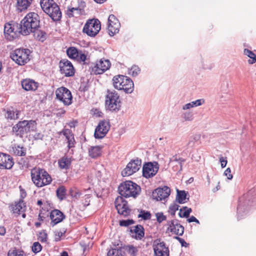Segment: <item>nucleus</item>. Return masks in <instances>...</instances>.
Returning a JSON list of instances; mask_svg holds the SVG:
<instances>
[{"label": "nucleus", "mask_w": 256, "mask_h": 256, "mask_svg": "<svg viewBox=\"0 0 256 256\" xmlns=\"http://www.w3.org/2000/svg\"><path fill=\"white\" fill-rule=\"evenodd\" d=\"M19 32L24 36H27L36 28H40V18L36 12H29L22 20L20 24L16 25Z\"/></svg>", "instance_id": "1"}, {"label": "nucleus", "mask_w": 256, "mask_h": 256, "mask_svg": "<svg viewBox=\"0 0 256 256\" xmlns=\"http://www.w3.org/2000/svg\"><path fill=\"white\" fill-rule=\"evenodd\" d=\"M32 180L38 188L49 184L52 180L50 176L44 169L34 168L31 170Z\"/></svg>", "instance_id": "2"}, {"label": "nucleus", "mask_w": 256, "mask_h": 256, "mask_svg": "<svg viewBox=\"0 0 256 256\" xmlns=\"http://www.w3.org/2000/svg\"><path fill=\"white\" fill-rule=\"evenodd\" d=\"M105 105L106 110L116 112L120 110L122 102L120 94L114 90L108 89L106 96Z\"/></svg>", "instance_id": "3"}, {"label": "nucleus", "mask_w": 256, "mask_h": 256, "mask_svg": "<svg viewBox=\"0 0 256 256\" xmlns=\"http://www.w3.org/2000/svg\"><path fill=\"white\" fill-rule=\"evenodd\" d=\"M118 191L121 196L126 198L130 196L135 198L139 194L140 188L132 181H126L119 186Z\"/></svg>", "instance_id": "4"}, {"label": "nucleus", "mask_w": 256, "mask_h": 256, "mask_svg": "<svg viewBox=\"0 0 256 256\" xmlns=\"http://www.w3.org/2000/svg\"><path fill=\"white\" fill-rule=\"evenodd\" d=\"M36 128V122L35 120L20 121L12 127V132L16 136L23 138L24 136L31 131H34Z\"/></svg>", "instance_id": "5"}, {"label": "nucleus", "mask_w": 256, "mask_h": 256, "mask_svg": "<svg viewBox=\"0 0 256 256\" xmlns=\"http://www.w3.org/2000/svg\"><path fill=\"white\" fill-rule=\"evenodd\" d=\"M255 190H252L244 194V196L240 198L239 203L238 206V220L242 219L246 214L245 210H248L247 206L249 205V202L252 200L256 198V192Z\"/></svg>", "instance_id": "6"}, {"label": "nucleus", "mask_w": 256, "mask_h": 256, "mask_svg": "<svg viewBox=\"0 0 256 256\" xmlns=\"http://www.w3.org/2000/svg\"><path fill=\"white\" fill-rule=\"evenodd\" d=\"M30 50L26 48H17L10 54L11 58L20 66H23L30 60Z\"/></svg>", "instance_id": "7"}, {"label": "nucleus", "mask_w": 256, "mask_h": 256, "mask_svg": "<svg viewBox=\"0 0 256 256\" xmlns=\"http://www.w3.org/2000/svg\"><path fill=\"white\" fill-rule=\"evenodd\" d=\"M100 28V22L98 19H90L84 24L82 32L88 36L94 37L98 33Z\"/></svg>", "instance_id": "8"}, {"label": "nucleus", "mask_w": 256, "mask_h": 256, "mask_svg": "<svg viewBox=\"0 0 256 256\" xmlns=\"http://www.w3.org/2000/svg\"><path fill=\"white\" fill-rule=\"evenodd\" d=\"M56 98L63 102L65 106L72 103V96L71 92L65 87H60L56 91Z\"/></svg>", "instance_id": "9"}, {"label": "nucleus", "mask_w": 256, "mask_h": 256, "mask_svg": "<svg viewBox=\"0 0 256 256\" xmlns=\"http://www.w3.org/2000/svg\"><path fill=\"white\" fill-rule=\"evenodd\" d=\"M159 164L156 162H145L142 167V176L146 178H152L158 172Z\"/></svg>", "instance_id": "10"}, {"label": "nucleus", "mask_w": 256, "mask_h": 256, "mask_svg": "<svg viewBox=\"0 0 256 256\" xmlns=\"http://www.w3.org/2000/svg\"><path fill=\"white\" fill-rule=\"evenodd\" d=\"M66 54L71 59L75 60L80 63L83 62V64H87L86 56L82 50H78L75 47L71 46L68 48Z\"/></svg>", "instance_id": "11"}, {"label": "nucleus", "mask_w": 256, "mask_h": 256, "mask_svg": "<svg viewBox=\"0 0 256 256\" xmlns=\"http://www.w3.org/2000/svg\"><path fill=\"white\" fill-rule=\"evenodd\" d=\"M142 160L140 159L136 158L135 160H132L127 164L126 168L122 172V174L123 176H129L136 172L140 168Z\"/></svg>", "instance_id": "12"}, {"label": "nucleus", "mask_w": 256, "mask_h": 256, "mask_svg": "<svg viewBox=\"0 0 256 256\" xmlns=\"http://www.w3.org/2000/svg\"><path fill=\"white\" fill-rule=\"evenodd\" d=\"M110 128L109 122L106 120H100L96 127L94 133L96 138H102L105 136Z\"/></svg>", "instance_id": "13"}, {"label": "nucleus", "mask_w": 256, "mask_h": 256, "mask_svg": "<svg viewBox=\"0 0 256 256\" xmlns=\"http://www.w3.org/2000/svg\"><path fill=\"white\" fill-rule=\"evenodd\" d=\"M154 256H169V250L166 246L164 242H161L160 239L154 241Z\"/></svg>", "instance_id": "14"}, {"label": "nucleus", "mask_w": 256, "mask_h": 256, "mask_svg": "<svg viewBox=\"0 0 256 256\" xmlns=\"http://www.w3.org/2000/svg\"><path fill=\"white\" fill-rule=\"evenodd\" d=\"M60 72L66 76H72L74 74V69L72 62L68 60L63 59L60 62Z\"/></svg>", "instance_id": "15"}, {"label": "nucleus", "mask_w": 256, "mask_h": 256, "mask_svg": "<svg viewBox=\"0 0 256 256\" xmlns=\"http://www.w3.org/2000/svg\"><path fill=\"white\" fill-rule=\"evenodd\" d=\"M170 193V188L167 186H164L163 188H158L154 190L152 192V196L154 200L160 201L167 198Z\"/></svg>", "instance_id": "16"}, {"label": "nucleus", "mask_w": 256, "mask_h": 256, "mask_svg": "<svg viewBox=\"0 0 256 256\" xmlns=\"http://www.w3.org/2000/svg\"><path fill=\"white\" fill-rule=\"evenodd\" d=\"M124 196L117 198L115 200L116 208L119 214L126 216L130 210L128 206V202L124 199Z\"/></svg>", "instance_id": "17"}, {"label": "nucleus", "mask_w": 256, "mask_h": 256, "mask_svg": "<svg viewBox=\"0 0 256 256\" xmlns=\"http://www.w3.org/2000/svg\"><path fill=\"white\" fill-rule=\"evenodd\" d=\"M16 24L12 25L10 24H6L4 28V34L6 38L9 40H12L14 38L17 37V32H19L20 30H18L16 28Z\"/></svg>", "instance_id": "18"}, {"label": "nucleus", "mask_w": 256, "mask_h": 256, "mask_svg": "<svg viewBox=\"0 0 256 256\" xmlns=\"http://www.w3.org/2000/svg\"><path fill=\"white\" fill-rule=\"evenodd\" d=\"M120 24L118 20L114 14H110L108 18V30L110 36L118 32Z\"/></svg>", "instance_id": "19"}, {"label": "nucleus", "mask_w": 256, "mask_h": 256, "mask_svg": "<svg viewBox=\"0 0 256 256\" xmlns=\"http://www.w3.org/2000/svg\"><path fill=\"white\" fill-rule=\"evenodd\" d=\"M14 164L13 158L10 155L0 152V168L10 170Z\"/></svg>", "instance_id": "20"}, {"label": "nucleus", "mask_w": 256, "mask_h": 256, "mask_svg": "<svg viewBox=\"0 0 256 256\" xmlns=\"http://www.w3.org/2000/svg\"><path fill=\"white\" fill-rule=\"evenodd\" d=\"M50 216L51 220L50 224L52 226L62 222L66 218L64 214L57 209L52 210Z\"/></svg>", "instance_id": "21"}, {"label": "nucleus", "mask_w": 256, "mask_h": 256, "mask_svg": "<svg viewBox=\"0 0 256 256\" xmlns=\"http://www.w3.org/2000/svg\"><path fill=\"white\" fill-rule=\"evenodd\" d=\"M50 17L54 21H60L62 18V12L56 3H53V6L50 8V12H46Z\"/></svg>", "instance_id": "22"}, {"label": "nucleus", "mask_w": 256, "mask_h": 256, "mask_svg": "<svg viewBox=\"0 0 256 256\" xmlns=\"http://www.w3.org/2000/svg\"><path fill=\"white\" fill-rule=\"evenodd\" d=\"M130 235L133 238L141 240L144 236V227L140 224L130 228Z\"/></svg>", "instance_id": "23"}, {"label": "nucleus", "mask_w": 256, "mask_h": 256, "mask_svg": "<svg viewBox=\"0 0 256 256\" xmlns=\"http://www.w3.org/2000/svg\"><path fill=\"white\" fill-rule=\"evenodd\" d=\"M121 90L124 91L126 94H131L134 90V84L133 81L128 77L126 76V78H124L122 80Z\"/></svg>", "instance_id": "24"}, {"label": "nucleus", "mask_w": 256, "mask_h": 256, "mask_svg": "<svg viewBox=\"0 0 256 256\" xmlns=\"http://www.w3.org/2000/svg\"><path fill=\"white\" fill-rule=\"evenodd\" d=\"M22 198H20L18 202H16L15 204H12L10 206L11 209L14 213L20 214V212H24L26 210V203L24 202L23 198L24 197L22 194Z\"/></svg>", "instance_id": "25"}, {"label": "nucleus", "mask_w": 256, "mask_h": 256, "mask_svg": "<svg viewBox=\"0 0 256 256\" xmlns=\"http://www.w3.org/2000/svg\"><path fill=\"white\" fill-rule=\"evenodd\" d=\"M22 88L26 90H36L38 87V83L32 80L25 79L21 82Z\"/></svg>", "instance_id": "26"}, {"label": "nucleus", "mask_w": 256, "mask_h": 256, "mask_svg": "<svg viewBox=\"0 0 256 256\" xmlns=\"http://www.w3.org/2000/svg\"><path fill=\"white\" fill-rule=\"evenodd\" d=\"M108 65L106 66H98V64L97 63L96 64H91L90 66H89V69L90 72V74H100L104 73L105 71L108 70Z\"/></svg>", "instance_id": "27"}, {"label": "nucleus", "mask_w": 256, "mask_h": 256, "mask_svg": "<svg viewBox=\"0 0 256 256\" xmlns=\"http://www.w3.org/2000/svg\"><path fill=\"white\" fill-rule=\"evenodd\" d=\"M34 0H17V9L19 12L28 9Z\"/></svg>", "instance_id": "28"}, {"label": "nucleus", "mask_w": 256, "mask_h": 256, "mask_svg": "<svg viewBox=\"0 0 256 256\" xmlns=\"http://www.w3.org/2000/svg\"><path fill=\"white\" fill-rule=\"evenodd\" d=\"M40 28H36L35 30H32L31 33L33 34V36L36 40L43 42L46 39V33L41 30Z\"/></svg>", "instance_id": "29"}, {"label": "nucleus", "mask_w": 256, "mask_h": 256, "mask_svg": "<svg viewBox=\"0 0 256 256\" xmlns=\"http://www.w3.org/2000/svg\"><path fill=\"white\" fill-rule=\"evenodd\" d=\"M185 160L182 158H178L176 155L172 156L170 160V164L173 165L174 168L178 167V166H180L179 172H180L182 170V162H185Z\"/></svg>", "instance_id": "30"}, {"label": "nucleus", "mask_w": 256, "mask_h": 256, "mask_svg": "<svg viewBox=\"0 0 256 256\" xmlns=\"http://www.w3.org/2000/svg\"><path fill=\"white\" fill-rule=\"evenodd\" d=\"M124 78H126V76L123 75L116 76L113 78V86L114 88L118 90H121L122 84Z\"/></svg>", "instance_id": "31"}, {"label": "nucleus", "mask_w": 256, "mask_h": 256, "mask_svg": "<svg viewBox=\"0 0 256 256\" xmlns=\"http://www.w3.org/2000/svg\"><path fill=\"white\" fill-rule=\"evenodd\" d=\"M58 165L60 168L68 170L71 164L70 158L66 156H64L58 160Z\"/></svg>", "instance_id": "32"}, {"label": "nucleus", "mask_w": 256, "mask_h": 256, "mask_svg": "<svg viewBox=\"0 0 256 256\" xmlns=\"http://www.w3.org/2000/svg\"><path fill=\"white\" fill-rule=\"evenodd\" d=\"M89 155L92 158H96L100 156L102 152V148L100 146H92L89 149Z\"/></svg>", "instance_id": "33"}, {"label": "nucleus", "mask_w": 256, "mask_h": 256, "mask_svg": "<svg viewBox=\"0 0 256 256\" xmlns=\"http://www.w3.org/2000/svg\"><path fill=\"white\" fill-rule=\"evenodd\" d=\"M56 3L54 0H40V4L44 12H50V8Z\"/></svg>", "instance_id": "34"}, {"label": "nucleus", "mask_w": 256, "mask_h": 256, "mask_svg": "<svg viewBox=\"0 0 256 256\" xmlns=\"http://www.w3.org/2000/svg\"><path fill=\"white\" fill-rule=\"evenodd\" d=\"M186 193L184 190H177V194L176 200L178 203L184 204L185 200L186 198Z\"/></svg>", "instance_id": "35"}, {"label": "nucleus", "mask_w": 256, "mask_h": 256, "mask_svg": "<svg viewBox=\"0 0 256 256\" xmlns=\"http://www.w3.org/2000/svg\"><path fill=\"white\" fill-rule=\"evenodd\" d=\"M124 252L122 251V248H111L108 252L107 256H124Z\"/></svg>", "instance_id": "36"}, {"label": "nucleus", "mask_w": 256, "mask_h": 256, "mask_svg": "<svg viewBox=\"0 0 256 256\" xmlns=\"http://www.w3.org/2000/svg\"><path fill=\"white\" fill-rule=\"evenodd\" d=\"M56 196L60 200H63L66 198V189L64 186H59L56 190Z\"/></svg>", "instance_id": "37"}, {"label": "nucleus", "mask_w": 256, "mask_h": 256, "mask_svg": "<svg viewBox=\"0 0 256 256\" xmlns=\"http://www.w3.org/2000/svg\"><path fill=\"white\" fill-rule=\"evenodd\" d=\"M244 54L250 58L248 60L250 64H253L256 62V56L252 51L245 48L244 50Z\"/></svg>", "instance_id": "38"}, {"label": "nucleus", "mask_w": 256, "mask_h": 256, "mask_svg": "<svg viewBox=\"0 0 256 256\" xmlns=\"http://www.w3.org/2000/svg\"><path fill=\"white\" fill-rule=\"evenodd\" d=\"M14 153L16 156H24L26 154V148L20 146H15L13 148Z\"/></svg>", "instance_id": "39"}, {"label": "nucleus", "mask_w": 256, "mask_h": 256, "mask_svg": "<svg viewBox=\"0 0 256 256\" xmlns=\"http://www.w3.org/2000/svg\"><path fill=\"white\" fill-rule=\"evenodd\" d=\"M171 224H172V226H176V228H180V229L179 230H177V234H179V236H182L183 234H184V227L181 225L180 224L178 223V220H171Z\"/></svg>", "instance_id": "40"}, {"label": "nucleus", "mask_w": 256, "mask_h": 256, "mask_svg": "<svg viewBox=\"0 0 256 256\" xmlns=\"http://www.w3.org/2000/svg\"><path fill=\"white\" fill-rule=\"evenodd\" d=\"M130 255V256H136L138 250L136 248L133 246H126L124 248Z\"/></svg>", "instance_id": "41"}, {"label": "nucleus", "mask_w": 256, "mask_h": 256, "mask_svg": "<svg viewBox=\"0 0 256 256\" xmlns=\"http://www.w3.org/2000/svg\"><path fill=\"white\" fill-rule=\"evenodd\" d=\"M19 113H20L19 111H16V114H15L14 112L9 110L6 111L5 116H6V118H7L8 119H10V120L18 119L19 118V116H18Z\"/></svg>", "instance_id": "42"}, {"label": "nucleus", "mask_w": 256, "mask_h": 256, "mask_svg": "<svg viewBox=\"0 0 256 256\" xmlns=\"http://www.w3.org/2000/svg\"><path fill=\"white\" fill-rule=\"evenodd\" d=\"M138 218H142V220H146L150 219L151 214L148 211H146L142 210L140 212V214H138Z\"/></svg>", "instance_id": "43"}, {"label": "nucleus", "mask_w": 256, "mask_h": 256, "mask_svg": "<svg viewBox=\"0 0 256 256\" xmlns=\"http://www.w3.org/2000/svg\"><path fill=\"white\" fill-rule=\"evenodd\" d=\"M182 118L185 121L188 122L193 120L194 118L193 112L190 111L184 112L182 115Z\"/></svg>", "instance_id": "44"}, {"label": "nucleus", "mask_w": 256, "mask_h": 256, "mask_svg": "<svg viewBox=\"0 0 256 256\" xmlns=\"http://www.w3.org/2000/svg\"><path fill=\"white\" fill-rule=\"evenodd\" d=\"M8 256H26L24 254V252L23 250H9L8 254Z\"/></svg>", "instance_id": "45"}, {"label": "nucleus", "mask_w": 256, "mask_h": 256, "mask_svg": "<svg viewBox=\"0 0 256 256\" xmlns=\"http://www.w3.org/2000/svg\"><path fill=\"white\" fill-rule=\"evenodd\" d=\"M134 222H135L132 219L122 220L120 221V225L121 226H128Z\"/></svg>", "instance_id": "46"}, {"label": "nucleus", "mask_w": 256, "mask_h": 256, "mask_svg": "<svg viewBox=\"0 0 256 256\" xmlns=\"http://www.w3.org/2000/svg\"><path fill=\"white\" fill-rule=\"evenodd\" d=\"M32 251L36 254L41 251L42 249V246L38 242H34L32 246Z\"/></svg>", "instance_id": "47"}, {"label": "nucleus", "mask_w": 256, "mask_h": 256, "mask_svg": "<svg viewBox=\"0 0 256 256\" xmlns=\"http://www.w3.org/2000/svg\"><path fill=\"white\" fill-rule=\"evenodd\" d=\"M179 207V205L176 204H173L170 206L168 212L172 216H174L175 215L176 212L178 210Z\"/></svg>", "instance_id": "48"}, {"label": "nucleus", "mask_w": 256, "mask_h": 256, "mask_svg": "<svg viewBox=\"0 0 256 256\" xmlns=\"http://www.w3.org/2000/svg\"><path fill=\"white\" fill-rule=\"evenodd\" d=\"M156 220L158 223H161L162 222L166 220V217L164 214L162 212H157L156 214Z\"/></svg>", "instance_id": "49"}, {"label": "nucleus", "mask_w": 256, "mask_h": 256, "mask_svg": "<svg viewBox=\"0 0 256 256\" xmlns=\"http://www.w3.org/2000/svg\"><path fill=\"white\" fill-rule=\"evenodd\" d=\"M140 72V68L136 66H134L130 70V74L133 76H136Z\"/></svg>", "instance_id": "50"}, {"label": "nucleus", "mask_w": 256, "mask_h": 256, "mask_svg": "<svg viewBox=\"0 0 256 256\" xmlns=\"http://www.w3.org/2000/svg\"><path fill=\"white\" fill-rule=\"evenodd\" d=\"M48 234L45 230L40 232L38 236V240L42 242H46L47 240Z\"/></svg>", "instance_id": "51"}, {"label": "nucleus", "mask_w": 256, "mask_h": 256, "mask_svg": "<svg viewBox=\"0 0 256 256\" xmlns=\"http://www.w3.org/2000/svg\"><path fill=\"white\" fill-rule=\"evenodd\" d=\"M98 66H100V67H101V66H104L105 65H106V66L108 65V70L110 68V60H108L101 59L98 62Z\"/></svg>", "instance_id": "52"}, {"label": "nucleus", "mask_w": 256, "mask_h": 256, "mask_svg": "<svg viewBox=\"0 0 256 256\" xmlns=\"http://www.w3.org/2000/svg\"><path fill=\"white\" fill-rule=\"evenodd\" d=\"M68 147L69 148H72L74 146V143L75 142L74 138V136L68 138Z\"/></svg>", "instance_id": "53"}, {"label": "nucleus", "mask_w": 256, "mask_h": 256, "mask_svg": "<svg viewBox=\"0 0 256 256\" xmlns=\"http://www.w3.org/2000/svg\"><path fill=\"white\" fill-rule=\"evenodd\" d=\"M63 134L66 136V138H70L74 136L72 132L69 129H65L62 131Z\"/></svg>", "instance_id": "54"}, {"label": "nucleus", "mask_w": 256, "mask_h": 256, "mask_svg": "<svg viewBox=\"0 0 256 256\" xmlns=\"http://www.w3.org/2000/svg\"><path fill=\"white\" fill-rule=\"evenodd\" d=\"M230 173L231 170L229 168H227L224 172V175L227 176L228 180H232V175Z\"/></svg>", "instance_id": "55"}, {"label": "nucleus", "mask_w": 256, "mask_h": 256, "mask_svg": "<svg viewBox=\"0 0 256 256\" xmlns=\"http://www.w3.org/2000/svg\"><path fill=\"white\" fill-rule=\"evenodd\" d=\"M220 161L221 164V166L222 168H224L226 167V164H227V160L226 158H224L222 156H220Z\"/></svg>", "instance_id": "56"}, {"label": "nucleus", "mask_w": 256, "mask_h": 256, "mask_svg": "<svg viewBox=\"0 0 256 256\" xmlns=\"http://www.w3.org/2000/svg\"><path fill=\"white\" fill-rule=\"evenodd\" d=\"M184 209L182 208L180 210V212L178 213V216L180 218H188V216L186 214V212L185 210L183 212Z\"/></svg>", "instance_id": "57"}, {"label": "nucleus", "mask_w": 256, "mask_h": 256, "mask_svg": "<svg viewBox=\"0 0 256 256\" xmlns=\"http://www.w3.org/2000/svg\"><path fill=\"white\" fill-rule=\"evenodd\" d=\"M63 233L61 232H55V240L58 242L60 240L61 236H62Z\"/></svg>", "instance_id": "58"}, {"label": "nucleus", "mask_w": 256, "mask_h": 256, "mask_svg": "<svg viewBox=\"0 0 256 256\" xmlns=\"http://www.w3.org/2000/svg\"><path fill=\"white\" fill-rule=\"evenodd\" d=\"M187 221L188 222H196L197 224H200V222L197 220L194 216H192L190 218L187 219Z\"/></svg>", "instance_id": "59"}, {"label": "nucleus", "mask_w": 256, "mask_h": 256, "mask_svg": "<svg viewBox=\"0 0 256 256\" xmlns=\"http://www.w3.org/2000/svg\"><path fill=\"white\" fill-rule=\"evenodd\" d=\"M201 100H197L195 101L191 102L192 104V107L194 108V106H200L202 105V104L201 102Z\"/></svg>", "instance_id": "60"}, {"label": "nucleus", "mask_w": 256, "mask_h": 256, "mask_svg": "<svg viewBox=\"0 0 256 256\" xmlns=\"http://www.w3.org/2000/svg\"><path fill=\"white\" fill-rule=\"evenodd\" d=\"M182 208L184 209V210L186 211V214L188 218L190 216V212H192V208H188L187 206H183Z\"/></svg>", "instance_id": "61"}, {"label": "nucleus", "mask_w": 256, "mask_h": 256, "mask_svg": "<svg viewBox=\"0 0 256 256\" xmlns=\"http://www.w3.org/2000/svg\"><path fill=\"white\" fill-rule=\"evenodd\" d=\"M192 108H193L192 104L191 102H190V103L186 104H184V106H183L182 110H188Z\"/></svg>", "instance_id": "62"}, {"label": "nucleus", "mask_w": 256, "mask_h": 256, "mask_svg": "<svg viewBox=\"0 0 256 256\" xmlns=\"http://www.w3.org/2000/svg\"><path fill=\"white\" fill-rule=\"evenodd\" d=\"M66 14L68 18L74 16V12L70 8L67 10Z\"/></svg>", "instance_id": "63"}, {"label": "nucleus", "mask_w": 256, "mask_h": 256, "mask_svg": "<svg viewBox=\"0 0 256 256\" xmlns=\"http://www.w3.org/2000/svg\"><path fill=\"white\" fill-rule=\"evenodd\" d=\"M180 229V228H176V226H174L173 228H170V232L176 235L179 236V234H178L176 232L178 230Z\"/></svg>", "instance_id": "64"}]
</instances>
